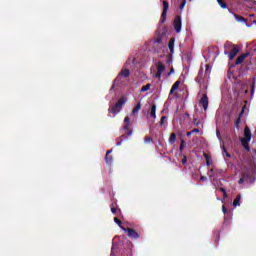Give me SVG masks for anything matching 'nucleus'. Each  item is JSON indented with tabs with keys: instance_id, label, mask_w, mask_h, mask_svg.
Instances as JSON below:
<instances>
[{
	"instance_id": "4be33fe9",
	"label": "nucleus",
	"mask_w": 256,
	"mask_h": 256,
	"mask_svg": "<svg viewBox=\"0 0 256 256\" xmlns=\"http://www.w3.org/2000/svg\"><path fill=\"white\" fill-rule=\"evenodd\" d=\"M234 17L236 18V22H246L245 18L239 14H235Z\"/></svg>"
},
{
	"instance_id": "a19ab883",
	"label": "nucleus",
	"mask_w": 256,
	"mask_h": 256,
	"mask_svg": "<svg viewBox=\"0 0 256 256\" xmlns=\"http://www.w3.org/2000/svg\"><path fill=\"white\" fill-rule=\"evenodd\" d=\"M155 43L161 44V43H162V39H161V38H157V39L155 40Z\"/></svg>"
},
{
	"instance_id": "c9c22d12",
	"label": "nucleus",
	"mask_w": 256,
	"mask_h": 256,
	"mask_svg": "<svg viewBox=\"0 0 256 256\" xmlns=\"http://www.w3.org/2000/svg\"><path fill=\"white\" fill-rule=\"evenodd\" d=\"M255 92V81H253L252 86H251V94L253 95Z\"/></svg>"
},
{
	"instance_id": "393cba45",
	"label": "nucleus",
	"mask_w": 256,
	"mask_h": 256,
	"mask_svg": "<svg viewBox=\"0 0 256 256\" xmlns=\"http://www.w3.org/2000/svg\"><path fill=\"white\" fill-rule=\"evenodd\" d=\"M140 109H141V103H138V104L135 106V108L133 109L132 113H133V114H137V113H139Z\"/></svg>"
},
{
	"instance_id": "f3484780",
	"label": "nucleus",
	"mask_w": 256,
	"mask_h": 256,
	"mask_svg": "<svg viewBox=\"0 0 256 256\" xmlns=\"http://www.w3.org/2000/svg\"><path fill=\"white\" fill-rule=\"evenodd\" d=\"M217 174H218V171L215 170V168H210V170H208V172H207V175H208L210 178L216 176Z\"/></svg>"
},
{
	"instance_id": "e433bc0d",
	"label": "nucleus",
	"mask_w": 256,
	"mask_h": 256,
	"mask_svg": "<svg viewBox=\"0 0 256 256\" xmlns=\"http://www.w3.org/2000/svg\"><path fill=\"white\" fill-rule=\"evenodd\" d=\"M210 71H211L210 65H209V64H206V71H205V73H206V74H207V73H210Z\"/></svg>"
},
{
	"instance_id": "58836bf2",
	"label": "nucleus",
	"mask_w": 256,
	"mask_h": 256,
	"mask_svg": "<svg viewBox=\"0 0 256 256\" xmlns=\"http://www.w3.org/2000/svg\"><path fill=\"white\" fill-rule=\"evenodd\" d=\"M182 164L185 165L187 164V156H184L182 159Z\"/></svg>"
},
{
	"instance_id": "f704fd0d",
	"label": "nucleus",
	"mask_w": 256,
	"mask_h": 256,
	"mask_svg": "<svg viewBox=\"0 0 256 256\" xmlns=\"http://www.w3.org/2000/svg\"><path fill=\"white\" fill-rule=\"evenodd\" d=\"M185 5H186V0H183L179 6V9L180 10H183L185 8Z\"/></svg>"
},
{
	"instance_id": "20e7f679",
	"label": "nucleus",
	"mask_w": 256,
	"mask_h": 256,
	"mask_svg": "<svg viewBox=\"0 0 256 256\" xmlns=\"http://www.w3.org/2000/svg\"><path fill=\"white\" fill-rule=\"evenodd\" d=\"M122 230L125 231V232H128V237L130 239L138 240L140 238V234L138 232H136V230L133 229V228L122 227Z\"/></svg>"
},
{
	"instance_id": "a878e982",
	"label": "nucleus",
	"mask_w": 256,
	"mask_h": 256,
	"mask_svg": "<svg viewBox=\"0 0 256 256\" xmlns=\"http://www.w3.org/2000/svg\"><path fill=\"white\" fill-rule=\"evenodd\" d=\"M241 143H242V147L245 148V147H247L248 144L250 143V140H247V139L242 138V139H241Z\"/></svg>"
},
{
	"instance_id": "f03ea898",
	"label": "nucleus",
	"mask_w": 256,
	"mask_h": 256,
	"mask_svg": "<svg viewBox=\"0 0 256 256\" xmlns=\"http://www.w3.org/2000/svg\"><path fill=\"white\" fill-rule=\"evenodd\" d=\"M124 130L126 131L124 135L121 136L122 139H127V137L132 136L133 130L130 129V118L126 116L124 118Z\"/></svg>"
},
{
	"instance_id": "dca6fc26",
	"label": "nucleus",
	"mask_w": 256,
	"mask_h": 256,
	"mask_svg": "<svg viewBox=\"0 0 256 256\" xmlns=\"http://www.w3.org/2000/svg\"><path fill=\"white\" fill-rule=\"evenodd\" d=\"M119 75H121L124 78L130 77V70L129 69H123L120 71Z\"/></svg>"
},
{
	"instance_id": "603ef678",
	"label": "nucleus",
	"mask_w": 256,
	"mask_h": 256,
	"mask_svg": "<svg viewBox=\"0 0 256 256\" xmlns=\"http://www.w3.org/2000/svg\"><path fill=\"white\" fill-rule=\"evenodd\" d=\"M254 153L256 154V149L254 150Z\"/></svg>"
},
{
	"instance_id": "c756f323",
	"label": "nucleus",
	"mask_w": 256,
	"mask_h": 256,
	"mask_svg": "<svg viewBox=\"0 0 256 256\" xmlns=\"http://www.w3.org/2000/svg\"><path fill=\"white\" fill-rule=\"evenodd\" d=\"M222 211L224 215H227V213H229L230 215L232 214V211L230 209L228 211L225 205L222 206Z\"/></svg>"
},
{
	"instance_id": "0eeeda50",
	"label": "nucleus",
	"mask_w": 256,
	"mask_h": 256,
	"mask_svg": "<svg viewBox=\"0 0 256 256\" xmlns=\"http://www.w3.org/2000/svg\"><path fill=\"white\" fill-rule=\"evenodd\" d=\"M200 104L204 108V111H207L209 107V97L207 94L202 95V97L200 98Z\"/></svg>"
},
{
	"instance_id": "5701e85b",
	"label": "nucleus",
	"mask_w": 256,
	"mask_h": 256,
	"mask_svg": "<svg viewBox=\"0 0 256 256\" xmlns=\"http://www.w3.org/2000/svg\"><path fill=\"white\" fill-rule=\"evenodd\" d=\"M194 133H200V130L198 128L193 129L192 131H188L186 135L188 137L192 136Z\"/></svg>"
},
{
	"instance_id": "423d86ee",
	"label": "nucleus",
	"mask_w": 256,
	"mask_h": 256,
	"mask_svg": "<svg viewBox=\"0 0 256 256\" xmlns=\"http://www.w3.org/2000/svg\"><path fill=\"white\" fill-rule=\"evenodd\" d=\"M173 26H174V29H175L176 33L181 32L182 21H181L180 15H176V17L174 19V22H173Z\"/></svg>"
},
{
	"instance_id": "b1692460",
	"label": "nucleus",
	"mask_w": 256,
	"mask_h": 256,
	"mask_svg": "<svg viewBox=\"0 0 256 256\" xmlns=\"http://www.w3.org/2000/svg\"><path fill=\"white\" fill-rule=\"evenodd\" d=\"M149 89H151V84L147 83L145 86L141 88V92H147L149 91Z\"/></svg>"
},
{
	"instance_id": "9b49d317",
	"label": "nucleus",
	"mask_w": 256,
	"mask_h": 256,
	"mask_svg": "<svg viewBox=\"0 0 256 256\" xmlns=\"http://www.w3.org/2000/svg\"><path fill=\"white\" fill-rule=\"evenodd\" d=\"M112 149L111 150H108L106 152V157H105V161H106V164L110 165L113 163V156H110V154L112 153Z\"/></svg>"
},
{
	"instance_id": "c85d7f7f",
	"label": "nucleus",
	"mask_w": 256,
	"mask_h": 256,
	"mask_svg": "<svg viewBox=\"0 0 256 256\" xmlns=\"http://www.w3.org/2000/svg\"><path fill=\"white\" fill-rule=\"evenodd\" d=\"M219 191H221V192L223 193V195H224V199L228 198L226 188H224V187H220V188H219Z\"/></svg>"
},
{
	"instance_id": "de8ad7c7",
	"label": "nucleus",
	"mask_w": 256,
	"mask_h": 256,
	"mask_svg": "<svg viewBox=\"0 0 256 256\" xmlns=\"http://www.w3.org/2000/svg\"><path fill=\"white\" fill-rule=\"evenodd\" d=\"M254 136H256V129H255V131H254Z\"/></svg>"
},
{
	"instance_id": "1a4fd4ad",
	"label": "nucleus",
	"mask_w": 256,
	"mask_h": 256,
	"mask_svg": "<svg viewBox=\"0 0 256 256\" xmlns=\"http://www.w3.org/2000/svg\"><path fill=\"white\" fill-rule=\"evenodd\" d=\"M250 53H244V54H241L240 56H238V58L236 59V65H240L242 63H244L245 59L247 57H249Z\"/></svg>"
},
{
	"instance_id": "8fccbe9b",
	"label": "nucleus",
	"mask_w": 256,
	"mask_h": 256,
	"mask_svg": "<svg viewBox=\"0 0 256 256\" xmlns=\"http://www.w3.org/2000/svg\"><path fill=\"white\" fill-rule=\"evenodd\" d=\"M253 4H256V1H253Z\"/></svg>"
},
{
	"instance_id": "412c9836",
	"label": "nucleus",
	"mask_w": 256,
	"mask_h": 256,
	"mask_svg": "<svg viewBox=\"0 0 256 256\" xmlns=\"http://www.w3.org/2000/svg\"><path fill=\"white\" fill-rule=\"evenodd\" d=\"M218 5L222 8V9H227V4L225 2V0H217Z\"/></svg>"
},
{
	"instance_id": "bb28decb",
	"label": "nucleus",
	"mask_w": 256,
	"mask_h": 256,
	"mask_svg": "<svg viewBox=\"0 0 256 256\" xmlns=\"http://www.w3.org/2000/svg\"><path fill=\"white\" fill-rule=\"evenodd\" d=\"M186 147V142L184 139H181V142H180V151L182 153V151L185 149Z\"/></svg>"
},
{
	"instance_id": "4c0bfd02",
	"label": "nucleus",
	"mask_w": 256,
	"mask_h": 256,
	"mask_svg": "<svg viewBox=\"0 0 256 256\" xmlns=\"http://www.w3.org/2000/svg\"><path fill=\"white\" fill-rule=\"evenodd\" d=\"M245 182V177H242L238 180V184H243Z\"/></svg>"
},
{
	"instance_id": "f257e3e1",
	"label": "nucleus",
	"mask_w": 256,
	"mask_h": 256,
	"mask_svg": "<svg viewBox=\"0 0 256 256\" xmlns=\"http://www.w3.org/2000/svg\"><path fill=\"white\" fill-rule=\"evenodd\" d=\"M126 102H127V98H125V97L119 98V100L117 101V103L114 104L112 108H109V109H108V112H109V113H112V114H114V115L120 113L122 107L125 105Z\"/></svg>"
},
{
	"instance_id": "7c9ffc66",
	"label": "nucleus",
	"mask_w": 256,
	"mask_h": 256,
	"mask_svg": "<svg viewBox=\"0 0 256 256\" xmlns=\"http://www.w3.org/2000/svg\"><path fill=\"white\" fill-rule=\"evenodd\" d=\"M114 222L120 227V229H122V221L119 218H114Z\"/></svg>"
},
{
	"instance_id": "473e14b6",
	"label": "nucleus",
	"mask_w": 256,
	"mask_h": 256,
	"mask_svg": "<svg viewBox=\"0 0 256 256\" xmlns=\"http://www.w3.org/2000/svg\"><path fill=\"white\" fill-rule=\"evenodd\" d=\"M167 120V116H162L160 119V126L163 127L165 121Z\"/></svg>"
},
{
	"instance_id": "cd10ccee",
	"label": "nucleus",
	"mask_w": 256,
	"mask_h": 256,
	"mask_svg": "<svg viewBox=\"0 0 256 256\" xmlns=\"http://www.w3.org/2000/svg\"><path fill=\"white\" fill-rule=\"evenodd\" d=\"M222 150H223V152H222L223 156L231 158V154L229 152H227V149L225 148V146H223Z\"/></svg>"
},
{
	"instance_id": "ddd939ff",
	"label": "nucleus",
	"mask_w": 256,
	"mask_h": 256,
	"mask_svg": "<svg viewBox=\"0 0 256 256\" xmlns=\"http://www.w3.org/2000/svg\"><path fill=\"white\" fill-rule=\"evenodd\" d=\"M181 85V81L177 80L171 87L170 89V94H174L175 91H177L179 89V86Z\"/></svg>"
},
{
	"instance_id": "72a5a7b5",
	"label": "nucleus",
	"mask_w": 256,
	"mask_h": 256,
	"mask_svg": "<svg viewBox=\"0 0 256 256\" xmlns=\"http://www.w3.org/2000/svg\"><path fill=\"white\" fill-rule=\"evenodd\" d=\"M144 142H145V143H153V139H152L150 136H146V137L144 138Z\"/></svg>"
},
{
	"instance_id": "2f4dec72",
	"label": "nucleus",
	"mask_w": 256,
	"mask_h": 256,
	"mask_svg": "<svg viewBox=\"0 0 256 256\" xmlns=\"http://www.w3.org/2000/svg\"><path fill=\"white\" fill-rule=\"evenodd\" d=\"M111 211H112L113 215H115V213H117V207H116L115 202L112 203Z\"/></svg>"
},
{
	"instance_id": "c03bdc74",
	"label": "nucleus",
	"mask_w": 256,
	"mask_h": 256,
	"mask_svg": "<svg viewBox=\"0 0 256 256\" xmlns=\"http://www.w3.org/2000/svg\"><path fill=\"white\" fill-rule=\"evenodd\" d=\"M228 45H230V43L227 42V43H225L224 47H227Z\"/></svg>"
},
{
	"instance_id": "6ab92c4d",
	"label": "nucleus",
	"mask_w": 256,
	"mask_h": 256,
	"mask_svg": "<svg viewBox=\"0 0 256 256\" xmlns=\"http://www.w3.org/2000/svg\"><path fill=\"white\" fill-rule=\"evenodd\" d=\"M204 157L206 158L207 167H210V165L212 164V158L207 153H204Z\"/></svg>"
},
{
	"instance_id": "09e8293b",
	"label": "nucleus",
	"mask_w": 256,
	"mask_h": 256,
	"mask_svg": "<svg viewBox=\"0 0 256 256\" xmlns=\"http://www.w3.org/2000/svg\"><path fill=\"white\" fill-rule=\"evenodd\" d=\"M249 92V90H246L245 93L247 94Z\"/></svg>"
},
{
	"instance_id": "39448f33",
	"label": "nucleus",
	"mask_w": 256,
	"mask_h": 256,
	"mask_svg": "<svg viewBox=\"0 0 256 256\" xmlns=\"http://www.w3.org/2000/svg\"><path fill=\"white\" fill-rule=\"evenodd\" d=\"M156 67H157V73L155 74V78L161 79L162 78V74L165 71V66H164L162 61H158L156 63Z\"/></svg>"
},
{
	"instance_id": "2eb2a0df",
	"label": "nucleus",
	"mask_w": 256,
	"mask_h": 256,
	"mask_svg": "<svg viewBox=\"0 0 256 256\" xmlns=\"http://www.w3.org/2000/svg\"><path fill=\"white\" fill-rule=\"evenodd\" d=\"M156 112H157V106L155 104H152L151 111H150V117H152V119H156L157 117Z\"/></svg>"
},
{
	"instance_id": "49530a36",
	"label": "nucleus",
	"mask_w": 256,
	"mask_h": 256,
	"mask_svg": "<svg viewBox=\"0 0 256 256\" xmlns=\"http://www.w3.org/2000/svg\"><path fill=\"white\" fill-rule=\"evenodd\" d=\"M250 17H255V14H250Z\"/></svg>"
},
{
	"instance_id": "a18cd8bd",
	"label": "nucleus",
	"mask_w": 256,
	"mask_h": 256,
	"mask_svg": "<svg viewBox=\"0 0 256 256\" xmlns=\"http://www.w3.org/2000/svg\"><path fill=\"white\" fill-rule=\"evenodd\" d=\"M116 146H121V141L116 144Z\"/></svg>"
},
{
	"instance_id": "864d4df0",
	"label": "nucleus",
	"mask_w": 256,
	"mask_h": 256,
	"mask_svg": "<svg viewBox=\"0 0 256 256\" xmlns=\"http://www.w3.org/2000/svg\"><path fill=\"white\" fill-rule=\"evenodd\" d=\"M254 24H256V21H254Z\"/></svg>"
},
{
	"instance_id": "6e6552de",
	"label": "nucleus",
	"mask_w": 256,
	"mask_h": 256,
	"mask_svg": "<svg viewBox=\"0 0 256 256\" xmlns=\"http://www.w3.org/2000/svg\"><path fill=\"white\" fill-rule=\"evenodd\" d=\"M238 53H239V48H237L236 45H232V49L229 52V59L233 60Z\"/></svg>"
},
{
	"instance_id": "79ce46f5",
	"label": "nucleus",
	"mask_w": 256,
	"mask_h": 256,
	"mask_svg": "<svg viewBox=\"0 0 256 256\" xmlns=\"http://www.w3.org/2000/svg\"><path fill=\"white\" fill-rule=\"evenodd\" d=\"M200 181H207V178L204 176H200Z\"/></svg>"
},
{
	"instance_id": "3c124183",
	"label": "nucleus",
	"mask_w": 256,
	"mask_h": 256,
	"mask_svg": "<svg viewBox=\"0 0 256 256\" xmlns=\"http://www.w3.org/2000/svg\"><path fill=\"white\" fill-rule=\"evenodd\" d=\"M224 54H228V53L226 52V50H225Z\"/></svg>"
},
{
	"instance_id": "9d476101",
	"label": "nucleus",
	"mask_w": 256,
	"mask_h": 256,
	"mask_svg": "<svg viewBox=\"0 0 256 256\" xmlns=\"http://www.w3.org/2000/svg\"><path fill=\"white\" fill-rule=\"evenodd\" d=\"M251 137H252V135H251V130H250L249 126H245L244 127V138L243 139L251 141Z\"/></svg>"
},
{
	"instance_id": "aec40b11",
	"label": "nucleus",
	"mask_w": 256,
	"mask_h": 256,
	"mask_svg": "<svg viewBox=\"0 0 256 256\" xmlns=\"http://www.w3.org/2000/svg\"><path fill=\"white\" fill-rule=\"evenodd\" d=\"M240 201H241V194H238L236 199L233 202V206L234 207L240 206Z\"/></svg>"
},
{
	"instance_id": "7ed1b4c3",
	"label": "nucleus",
	"mask_w": 256,
	"mask_h": 256,
	"mask_svg": "<svg viewBox=\"0 0 256 256\" xmlns=\"http://www.w3.org/2000/svg\"><path fill=\"white\" fill-rule=\"evenodd\" d=\"M168 11H169V2L163 1V12L161 14V19H160L161 24H164L166 22Z\"/></svg>"
},
{
	"instance_id": "ea45409f",
	"label": "nucleus",
	"mask_w": 256,
	"mask_h": 256,
	"mask_svg": "<svg viewBox=\"0 0 256 256\" xmlns=\"http://www.w3.org/2000/svg\"><path fill=\"white\" fill-rule=\"evenodd\" d=\"M175 73V69L172 67L171 69H170V72L168 73V75H172V74H174Z\"/></svg>"
},
{
	"instance_id": "4468645a",
	"label": "nucleus",
	"mask_w": 256,
	"mask_h": 256,
	"mask_svg": "<svg viewBox=\"0 0 256 256\" xmlns=\"http://www.w3.org/2000/svg\"><path fill=\"white\" fill-rule=\"evenodd\" d=\"M168 47H169L170 53L173 54L175 51V38H170Z\"/></svg>"
},
{
	"instance_id": "f8f14e48",
	"label": "nucleus",
	"mask_w": 256,
	"mask_h": 256,
	"mask_svg": "<svg viewBox=\"0 0 256 256\" xmlns=\"http://www.w3.org/2000/svg\"><path fill=\"white\" fill-rule=\"evenodd\" d=\"M245 105L242 107V111L240 112V114H239V117L236 119V121H235V127L236 128H239V125H240V122H241V117L244 115V113H245Z\"/></svg>"
},
{
	"instance_id": "a211bd4d",
	"label": "nucleus",
	"mask_w": 256,
	"mask_h": 256,
	"mask_svg": "<svg viewBox=\"0 0 256 256\" xmlns=\"http://www.w3.org/2000/svg\"><path fill=\"white\" fill-rule=\"evenodd\" d=\"M177 141V136L175 134V132H173L172 134H170V137H169V144H174L175 142Z\"/></svg>"
},
{
	"instance_id": "37998d69",
	"label": "nucleus",
	"mask_w": 256,
	"mask_h": 256,
	"mask_svg": "<svg viewBox=\"0 0 256 256\" xmlns=\"http://www.w3.org/2000/svg\"><path fill=\"white\" fill-rule=\"evenodd\" d=\"M244 149L247 150V151L251 150L249 144L247 146H245Z\"/></svg>"
}]
</instances>
